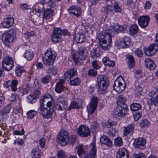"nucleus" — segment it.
Segmentation results:
<instances>
[{
    "mask_svg": "<svg viewBox=\"0 0 158 158\" xmlns=\"http://www.w3.org/2000/svg\"><path fill=\"white\" fill-rule=\"evenodd\" d=\"M126 100V98L123 95L118 96L117 100L118 106L112 112L114 118H119L124 117L128 113V108L124 103Z\"/></svg>",
    "mask_w": 158,
    "mask_h": 158,
    "instance_id": "nucleus-1",
    "label": "nucleus"
},
{
    "mask_svg": "<svg viewBox=\"0 0 158 158\" xmlns=\"http://www.w3.org/2000/svg\"><path fill=\"white\" fill-rule=\"evenodd\" d=\"M112 32H106L103 34H99L98 40L99 41V46L104 50H106L111 47L112 43L111 36Z\"/></svg>",
    "mask_w": 158,
    "mask_h": 158,
    "instance_id": "nucleus-2",
    "label": "nucleus"
},
{
    "mask_svg": "<svg viewBox=\"0 0 158 158\" xmlns=\"http://www.w3.org/2000/svg\"><path fill=\"white\" fill-rule=\"evenodd\" d=\"M97 81L98 85V90L100 94H104L109 85L108 79L104 75H99L97 77Z\"/></svg>",
    "mask_w": 158,
    "mask_h": 158,
    "instance_id": "nucleus-3",
    "label": "nucleus"
},
{
    "mask_svg": "<svg viewBox=\"0 0 158 158\" xmlns=\"http://www.w3.org/2000/svg\"><path fill=\"white\" fill-rule=\"evenodd\" d=\"M69 35L67 30H63L60 28L54 27L51 34V40L54 43H57L60 40L62 35Z\"/></svg>",
    "mask_w": 158,
    "mask_h": 158,
    "instance_id": "nucleus-4",
    "label": "nucleus"
},
{
    "mask_svg": "<svg viewBox=\"0 0 158 158\" xmlns=\"http://www.w3.org/2000/svg\"><path fill=\"white\" fill-rule=\"evenodd\" d=\"M56 142L61 145L64 146L69 142V136L65 131L61 130L57 135Z\"/></svg>",
    "mask_w": 158,
    "mask_h": 158,
    "instance_id": "nucleus-5",
    "label": "nucleus"
},
{
    "mask_svg": "<svg viewBox=\"0 0 158 158\" xmlns=\"http://www.w3.org/2000/svg\"><path fill=\"white\" fill-rule=\"evenodd\" d=\"M126 86V85L123 78L121 77H119L114 81L113 88L116 92L120 93L125 89Z\"/></svg>",
    "mask_w": 158,
    "mask_h": 158,
    "instance_id": "nucleus-6",
    "label": "nucleus"
},
{
    "mask_svg": "<svg viewBox=\"0 0 158 158\" xmlns=\"http://www.w3.org/2000/svg\"><path fill=\"white\" fill-rule=\"evenodd\" d=\"M15 36L10 32L6 31L2 35V40L4 45L8 47L11 43L13 42Z\"/></svg>",
    "mask_w": 158,
    "mask_h": 158,
    "instance_id": "nucleus-7",
    "label": "nucleus"
},
{
    "mask_svg": "<svg viewBox=\"0 0 158 158\" xmlns=\"http://www.w3.org/2000/svg\"><path fill=\"white\" fill-rule=\"evenodd\" d=\"M13 64L14 61L12 58L6 57L2 61V66L4 70L9 71L13 67Z\"/></svg>",
    "mask_w": 158,
    "mask_h": 158,
    "instance_id": "nucleus-8",
    "label": "nucleus"
},
{
    "mask_svg": "<svg viewBox=\"0 0 158 158\" xmlns=\"http://www.w3.org/2000/svg\"><path fill=\"white\" fill-rule=\"evenodd\" d=\"M77 131L78 135L82 137H86L90 135L91 133L89 129L85 125L79 127Z\"/></svg>",
    "mask_w": 158,
    "mask_h": 158,
    "instance_id": "nucleus-9",
    "label": "nucleus"
},
{
    "mask_svg": "<svg viewBox=\"0 0 158 158\" xmlns=\"http://www.w3.org/2000/svg\"><path fill=\"white\" fill-rule=\"evenodd\" d=\"M146 140L142 138L135 139L133 143V146L135 148L143 149L145 148Z\"/></svg>",
    "mask_w": 158,
    "mask_h": 158,
    "instance_id": "nucleus-10",
    "label": "nucleus"
},
{
    "mask_svg": "<svg viewBox=\"0 0 158 158\" xmlns=\"http://www.w3.org/2000/svg\"><path fill=\"white\" fill-rule=\"evenodd\" d=\"M77 75V69L76 68H73L65 72L64 74V77L65 80L68 81L71 80L73 76Z\"/></svg>",
    "mask_w": 158,
    "mask_h": 158,
    "instance_id": "nucleus-11",
    "label": "nucleus"
},
{
    "mask_svg": "<svg viewBox=\"0 0 158 158\" xmlns=\"http://www.w3.org/2000/svg\"><path fill=\"white\" fill-rule=\"evenodd\" d=\"M18 82L16 80H13L12 81L10 80H6L4 83V86L5 88H8L11 86L12 90L13 91H15L17 89V85Z\"/></svg>",
    "mask_w": 158,
    "mask_h": 158,
    "instance_id": "nucleus-12",
    "label": "nucleus"
},
{
    "mask_svg": "<svg viewBox=\"0 0 158 158\" xmlns=\"http://www.w3.org/2000/svg\"><path fill=\"white\" fill-rule=\"evenodd\" d=\"M97 103L98 99L97 98L93 97L90 104L89 108L88 110V112L89 115H92L94 113L97 107Z\"/></svg>",
    "mask_w": 158,
    "mask_h": 158,
    "instance_id": "nucleus-13",
    "label": "nucleus"
},
{
    "mask_svg": "<svg viewBox=\"0 0 158 158\" xmlns=\"http://www.w3.org/2000/svg\"><path fill=\"white\" fill-rule=\"evenodd\" d=\"M56 108L58 110H61L67 108V103L62 97H60L57 100Z\"/></svg>",
    "mask_w": 158,
    "mask_h": 158,
    "instance_id": "nucleus-14",
    "label": "nucleus"
},
{
    "mask_svg": "<svg viewBox=\"0 0 158 158\" xmlns=\"http://www.w3.org/2000/svg\"><path fill=\"white\" fill-rule=\"evenodd\" d=\"M150 20L149 17L147 15L140 16L138 19V22L139 25L142 28L146 27L149 23Z\"/></svg>",
    "mask_w": 158,
    "mask_h": 158,
    "instance_id": "nucleus-15",
    "label": "nucleus"
},
{
    "mask_svg": "<svg viewBox=\"0 0 158 158\" xmlns=\"http://www.w3.org/2000/svg\"><path fill=\"white\" fill-rule=\"evenodd\" d=\"M79 57L81 60L85 59L88 56V51L86 47H81L77 51Z\"/></svg>",
    "mask_w": 158,
    "mask_h": 158,
    "instance_id": "nucleus-16",
    "label": "nucleus"
},
{
    "mask_svg": "<svg viewBox=\"0 0 158 158\" xmlns=\"http://www.w3.org/2000/svg\"><path fill=\"white\" fill-rule=\"evenodd\" d=\"M40 111L44 118H50L53 114V110L51 108H41Z\"/></svg>",
    "mask_w": 158,
    "mask_h": 158,
    "instance_id": "nucleus-17",
    "label": "nucleus"
},
{
    "mask_svg": "<svg viewBox=\"0 0 158 158\" xmlns=\"http://www.w3.org/2000/svg\"><path fill=\"white\" fill-rule=\"evenodd\" d=\"M68 10L70 13L78 17L80 16L81 13V9L77 6H73L70 7Z\"/></svg>",
    "mask_w": 158,
    "mask_h": 158,
    "instance_id": "nucleus-18",
    "label": "nucleus"
},
{
    "mask_svg": "<svg viewBox=\"0 0 158 158\" xmlns=\"http://www.w3.org/2000/svg\"><path fill=\"white\" fill-rule=\"evenodd\" d=\"M117 158H128L127 150L125 148H119L117 152Z\"/></svg>",
    "mask_w": 158,
    "mask_h": 158,
    "instance_id": "nucleus-19",
    "label": "nucleus"
},
{
    "mask_svg": "<svg viewBox=\"0 0 158 158\" xmlns=\"http://www.w3.org/2000/svg\"><path fill=\"white\" fill-rule=\"evenodd\" d=\"M54 14V11L51 8H48L44 10L43 14L44 18L47 20L51 21Z\"/></svg>",
    "mask_w": 158,
    "mask_h": 158,
    "instance_id": "nucleus-20",
    "label": "nucleus"
},
{
    "mask_svg": "<svg viewBox=\"0 0 158 158\" xmlns=\"http://www.w3.org/2000/svg\"><path fill=\"white\" fill-rule=\"evenodd\" d=\"M151 96V101L155 105H157L158 104V88L156 91H152L149 93Z\"/></svg>",
    "mask_w": 158,
    "mask_h": 158,
    "instance_id": "nucleus-21",
    "label": "nucleus"
},
{
    "mask_svg": "<svg viewBox=\"0 0 158 158\" xmlns=\"http://www.w3.org/2000/svg\"><path fill=\"white\" fill-rule=\"evenodd\" d=\"M14 22V18L12 17H10L4 19L2 24L4 28H9L13 24Z\"/></svg>",
    "mask_w": 158,
    "mask_h": 158,
    "instance_id": "nucleus-22",
    "label": "nucleus"
},
{
    "mask_svg": "<svg viewBox=\"0 0 158 158\" xmlns=\"http://www.w3.org/2000/svg\"><path fill=\"white\" fill-rule=\"evenodd\" d=\"M64 83V79H60L57 81L55 87V90L57 93H60L63 91L64 87L63 84Z\"/></svg>",
    "mask_w": 158,
    "mask_h": 158,
    "instance_id": "nucleus-23",
    "label": "nucleus"
},
{
    "mask_svg": "<svg viewBox=\"0 0 158 158\" xmlns=\"http://www.w3.org/2000/svg\"><path fill=\"white\" fill-rule=\"evenodd\" d=\"M100 141L101 143L105 145L107 147H111L112 146V141L108 137L105 135H102L101 137Z\"/></svg>",
    "mask_w": 158,
    "mask_h": 158,
    "instance_id": "nucleus-24",
    "label": "nucleus"
},
{
    "mask_svg": "<svg viewBox=\"0 0 158 158\" xmlns=\"http://www.w3.org/2000/svg\"><path fill=\"white\" fill-rule=\"evenodd\" d=\"M156 44H154L149 45L146 50H144L145 54L148 56H152L154 55L156 52V50L154 48Z\"/></svg>",
    "mask_w": 158,
    "mask_h": 158,
    "instance_id": "nucleus-25",
    "label": "nucleus"
},
{
    "mask_svg": "<svg viewBox=\"0 0 158 158\" xmlns=\"http://www.w3.org/2000/svg\"><path fill=\"white\" fill-rule=\"evenodd\" d=\"M56 56L55 52L52 51L51 48H49L44 53L42 57L50 58L53 56V59H55Z\"/></svg>",
    "mask_w": 158,
    "mask_h": 158,
    "instance_id": "nucleus-26",
    "label": "nucleus"
},
{
    "mask_svg": "<svg viewBox=\"0 0 158 158\" xmlns=\"http://www.w3.org/2000/svg\"><path fill=\"white\" fill-rule=\"evenodd\" d=\"M77 153L79 157L82 158L89 154H87L83 148L82 145H79L77 147Z\"/></svg>",
    "mask_w": 158,
    "mask_h": 158,
    "instance_id": "nucleus-27",
    "label": "nucleus"
},
{
    "mask_svg": "<svg viewBox=\"0 0 158 158\" xmlns=\"http://www.w3.org/2000/svg\"><path fill=\"white\" fill-rule=\"evenodd\" d=\"M126 58L127 60L128 67L130 69H133L135 66V63L134 57L130 55H126Z\"/></svg>",
    "mask_w": 158,
    "mask_h": 158,
    "instance_id": "nucleus-28",
    "label": "nucleus"
},
{
    "mask_svg": "<svg viewBox=\"0 0 158 158\" xmlns=\"http://www.w3.org/2000/svg\"><path fill=\"white\" fill-rule=\"evenodd\" d=\"M131 40L130 37L125 36L123 38V40L120 42V44L122 48H126L130 44Z\"/></svg>",
    "mask_w": 158,
    "mask_h": 158,
    "instance_id": "nucleus-29",
    "label": "nucleus"
},
{
    "mask_svg": "<svg viewBox=\"0 0 158 158\" xmlns=\"http://www.w3.org/2000/svg\"><path fill=\"white\" fill-rule=\"evenodd\" d=\"M145 65L150 70H153L155 67V65L154 61L148 58L145 59Z\"/></svg>",
    "mask_w": 158,
    "mask_h": 158,
    "instance_id": "nucleus-30",
    "label": "nucleus"
},
{
    "mask_svg": "<svg viewBox=\"0 0 158 158\" xmlns=\"http://www.w3.org/2000/svg\"><path fill=\"white\" fill-rule=\"evenodd\" d=\"M74 39L77 43H81L85 40V35L83 34H76L74 37Z\"/></svg>",
    "mask_w": 158,
    "mask_h": 158,
    "instance_id": "nucleus-31",
    "label": "nucleus"
},
{
    "mask_svg": "<svg viewBox=\"0 0 158 158\" xmlns=\"http://www.w3.org/2000/svg\"><path fill=\"white\" fill-rule=\"evenodd\" d=\"M102 62L105 65L110 67H113L115 65V62L114 61L111 60L109 57L106 56L103 58Z\"/></svg>",
    "mask_w": 158,
    "mask_h": 158,
    "instance_id": "nucleus-32",
    "label": "nucleus"
},
{
    "mask_svg": "<svg viewBox=\"0 0 158 158\" xmlns=\"http://www.w3.org/2000/svg\"><path fill=\"white\" fill-rule=\"evenodd\" d=\"M135 125L131 123L127 127L124 128V135L126 136L129 133L133 132L134 127Z\"/></svg>",
    "mask_w": 158,
    "mask_h": 158,
    "instance_id": "nucleus-33",
    "label": "nucleus"
},
{
    "mask_svg": "<svg viewBox=\"0 0 158 158\" xmlns=\"http://www.w3.org/2000/svg\"><path fill=\"white\" fill-rule=\"evenodd\" d=\"M41 151L38 148H35L33 149L31 152L32 158H40L41 156Z\"/></svg>",
    "mask_w": 158,
    "mask_h": 158,
    "instance_id": "nucleus-34",
    "label": "nucleus"
},
{
    "mask_svg": "<svg viewBox=\"0 0 158 158\" xmlns=\"http://www.w3.org/2000/svg\"><path fill=\"white\" fill-rule=\"evenodd\" d=\"M55 59H53V57L50 58L42 57L44 64L47 66L52 65L53 64Z\"/></svg>",
    "mask_w": 158,
    "mask_h": 158,
    "instance_id": "nucleus-35",
    "label": "nucleus"
},
{
    "mask_svg": "<svg viewBox=\"0 0 158 158\" xmlns=\"http://www.w3.org/2000/svg\"><path fill=\"white\" fill-rule=\"evenodd\" d=\"M91 57L94 58L99 57L100 55V52L99 48H94L91 52Z\"/></svg>",
    "mask_w": 158,
    "mask_h": 158,
    "instance_id": "nucleus-36",
    "label": "nucleus"
},
{
    "mask_svg": "<svg viewBox=\"0 0 158 158\" xmlns=\"http://www.w3.org/2000/svg\"><path fill=\"white\" fill-rule=\"evenodd\" d=\"M23 56L27 60H31L33 58L34 54L33 52L27 50L24 52Z\"/></svg>",
    "mask_w": 158,
    "mask_h": 158,
    "instance_id": "nucleus-37",
    "label": "nucleus"
},
{
    "mask_svg": "<svg viewBox=\"0 0 158 158\" xmlns=\"http://www.w3.org/2000/svg\"><path fill=\"white\" fill-rule=\"evenodd\" d=\"M130 108L132 111H137L141 109V106L139 103H134L130 105Z\"/></svg>",
    "mask_w": 158,
    "mask_h": 158,
    "instance_id": "nucleus-38",
    "label": "nucleus"
},
{
    "mask_svg": "<svg viewBox=\"0 0 158 158\" xmlns=\"http://www.w3.org/2000/svg\"><path fill=\"white\" fill-rule=\"evenodd\" d=\"M113 7L109 5L106 7H103L101 9L102 12H105L107 14H111L113 12Z\"/></svg>",
    "mask_w": 158,
    "mask_h": 158,
    "instance_id": "nucleus-39",
    "label": "nucleus"
},
{
    "mask_svg": "<svg viewBox=\"0 0 158 158\" xmlns=\"http://www.w3.org/2000/svg\"><path fill=\"white\" fill-rule=\"evenodd\" d=\"M11 105L9 104L4 107L2 109V111L0 110V114L4 116L5 114L9 113L11 109Z\"/></svg>",
    "mask_w": 158,
    "mask_h": 158,
    "instance_id": "nucleus-40",
    "label": "nucleus"
},
{
    "mask_svg": "<svg viewBox=\"0 0 158 158\" xmlns=\"http://www.w3.org/2000/svg\"><path fill=\"white\" fill-rule=\"evenodd\" d=\"M81 106L79 103L76 101H73L71 102L70 106L68 108L69 110L72 109L78 108Z\"/></svg>",
    "mask_w": 158,
    "mask_h": 158,
    "instance_id": "nucleus-41",
    "label": "nucleus"
},
{
    "mask_svg": "<svg viewBox=\"0 0 158 158\" xmlns=\"http://www.w3.org/2000/svg\"><path fill=\"white\" fill-rule=\"evenodd\" d=\"M69 82L70 84L72 86H77L80 84L81 82L80 79L77 77L71 80Z\"/></svg>",
    "mask_w": 158,
    "mask_h": 158,
    "instance_id": "nucleus-42",
    "label": "nucleus"
},
{
    "mask_svg": "<svg viewBox=\"0 0 158 158\" xmlns=\"http://www.w3.org/2000/svg\"><path fill=\"white\" fill-rule=\"evenodd\" d=\"M27 98L28 102L31 104H33L35 103L36 102L37 99V98L33 94H31L29 95L27 97Z\"/></svg>",
    "mask_w": 158,
    "mask_h": 158,
    "instance_id": "nucleus-43",
    "label": "nucleus"
},
{
    "mask_svg": "<svg viewBox=\"0 0 158 158\" xmlns=\"http://www.w3.org/2000/svg\"><path fill=\"white\" fill-rule=\"evenodd\" d=\"M138 31V26L135 24L131 25L129 28L130 33L132 35L136 34Z\"/></svg>",
    "mask_w": 158,
    "mask_h": 158,
    "instance_id": "nucleus-44",
    "label": "nucleus"
},
{
    "mask_svg": "<svg viewBox=\"0 0 158 158\" xmlns=\"http://www.w3.org/2000/svg\"><path fill=\"white\" fill-rule=\"evenodd\" d=\"M24 72L23 68L19 66L16 67L15 69V73L17 76H20Z\"/></svg>",
    "mask_w": 158,
    "mask_h": 158,
    "instance_id": "nucleus-45",
    "label": "nucleus"
},
{
    "mask_svg": "<svg viewBox=\"0 0 158 158\" xmlns=\"http://www.w3.org/2000/svg\"><path fill=\"white\" fill-rule=\"evenodd\" d=\"M114 145L118 147H120L123 144V140L120 137H118L114 139Z\"/></svg>",
    "mask_w": 158,
    "mask_h": 158,
    "instance_id": "nucleus-46",
    "label": "nucleus"
},
{
    "mask_svg": "<svg viewBox=\"0 0 158 158\" xmlns=\"http://www.w3.org/2000/svg\"><path fill=\"white\" fill-rule=\"evenodd\" d=\"M49 97H50V98H51V95L49 94H48L47 95H44L43 96V98L40 100V106L39 107V109H40V108L41 107L44 108L43 107L44 105V102H47V99Z\"/></svg>",
    "mask_w": 158,
    "mask_h": 158,
    "instance_id": "nucleus-47",
    "label": "nucleus"
},
{
    "mask_svg": "<svg viewBox=\"0 0 158 158\" xmlns=\"http://www.w3.org/2000/svg\"><path fill=\"white\" fill-rule=\"evenodd\" d=\"M37 114V112L34 110H31L28 112L27 115L28 118L31 119L33 118Z\"/></svg>",
    "mask_w": 158,
    "mask_h": 158,
    "instance_id": "nucleus-48",
    "label": "nucleus"
},
{
    "mask_svg": "<svg viewBox=\"0 0 158 158\" xmlns=\"http://www.w3.org/2000/svg\"><path fill=\"white\" fill-rule=\"evenodd\" d=\"M51 80V77L49 75H47L42 78L41 81L44 84H46L48 83Z\"/></svg>",
    "mask_w": 158,
    "mask_h": 158,
    "instance_id": "nucleus-49",
    "label": "nucleus"
},
{
    "mask_svg": "<svg viewBox=\"0 0 158 158\" xmlns=\"http://www.w3.org/2000/svg\"><path fill=\"white\" fill-rule=\"evenodd\" d=\"M150 123L147 119H144L139 123V126L141 127H148Z\"/></svg>",
    "mask_w": 158,
    "mask_h": 158,
    "instance_id": "nucleus-50",
    "label": "nucleus"
},
{
    "mask_svg": "<svg viewBox=\"0 0 158 158\" xmlns=\"http://www.w3.org/2000/svg\"><path fill=\"white\" fill-rule=\"evenodd\" d=\"M113 8H114V10L116 12L120 13L122 11L121 8L117 2H115Z\"/></svg>",
    "mask_w": 158,
    "mask_h": 158,
    "instance_id": "nucleus-51",
    "label": "nucleus"
},
{
    "mask_svg": "<svg viewBox=\"0 0 158 158\" xmlns=\"http://www.w3.org/2000/svg\"><path fill=\"white\" fill-rule=\"evenodd\" d=\"M105 125L107 128H110L112 126L116 125V123L114 121H110L108 120L106 122Z\"/></svg>",
    "mask_w": 158,
    "mask_h": 158,
    "instance_id": "nucleus-52",
    "label": "nucleus"
},
{
    "mask_svg": "<svg viewBox=\"0 0 158 158\" xmlns=\"http://www.w3.org/2000/svg\"><path fill=\"white\" fill-rule=\"evenodd\" d=\"M58 158H67L66 155L63 150L58 152L57 153Z\"/></svg>",
    "mask_w": 158,
    "mask_h": 158,
    "instance_id": "nucleus-53",
    "label": "nucleus"
},
{
    "mask_svg": "<svg viewBox=\"0 0 158 158\" xmlns=\"http://www.w3.org/2000/svg\"><path fill=\"white\" fill-rule=\"evenodd\" d=\"M46 139L44 138H42L39 140V144L41 148H44L45 147Z\"/></svg>",
    "mask_w": 158,
    "mask_h": 158,
    "instance_id": "nucleus-54",
    "label": "nucleus"
},
{
    "mask_svg": "<svg viewBox=\"0 0 158 158\" xmlns=\"http://www.w3.org/2000/svg\"><path fill=\"white\" fill-rule=\"evenodd\" d=\"M135 55L139 57L142 56L143 54L142 51L139 48H137L134 52Z\"/></svg>",
    "mask_w": 158,
    "mask_h": 158,
    "instance_id": "nucleus-55",
    "label": "nucleus"
},
{
    "mask_svg": "<svg viewBox=\"0 0 158 158\" xmlns=\"http://www.w3.org/2000/svg\"><path fill=\"white\" fill-rule=\"evenodd\" d=\"M73 59L76 64L79 62L80 60H81L79 57V55H77L76 54H74L73 55Z\"/></svg>",
    "mask_w": 158,
    "mask_h": 158,
    "instance_id": "nucleus-56",
    "label": "nucleus"
},
{
    "mask_svg": "<svg viewBox=\"0 0 158 158\" xmlns=\"http://www.w3.org/2000/svg\"><path fill=\"white\" fill-rule=\"evenodd\" d=\"M47 4L49 7L52 8L55 7L56 6V3L52 0H49L47 2Z\"/></svg>",
    "mask_w": 158,
    "mask_h": 158,
    "instance_id": "nucleus-57",
    "label": "nucleus"
},
{
    "mask_svg": "<svg viewBox=\"0 0 158 158\" xmlns=\"http://www.w3.org/2000/svg\"><path fill=\"white\" fill-rule=\"evenodd\" d=\"M88 75L89 76H96L97 75V71L94 69H90L88 72Z\"/></svg>",
    "mask_w": 158,
    "mask_h": 158,
    "instance_id": "nucleus-58",
    "label": "nucleus"
},
{
    "mask_svg": "<svg viewBox=\"0 0 158 158\" xmlns=\"http://www.w3.org/2000/svg\"><path fill=\"white\" fill-rule=\"evenodd\" d=\"M116 25V23L115 24H113L112 25L110 24V25H108L107 26V30L109 31L110 30H113L111 33L112 32V34L113 33H114V31H115V25Z\"/></svg>",
    "mask_w": 158,
    "mask_h": 158,
    "instance_id": "nucleus-59",
    "label": "nucleus"
},
{
    "mask_svg": "<svg viewBox=\"0 0 158 158\" xmlns=\"http://www.w3.org/2000/svg\"><path fill=\"white\" fill-rule=\"evenodd\" d=\"M92 64L94 68L96 69H99L100 67L97 60H94L92 62Z\"/></svg>",
    "mask_w": 158,
    "mask_h": 158,
    "instance_id": "nucleus-60",
    "label": "nucleus"
},
{
    "mask_svg": "<svg viewBox=\"0 0 158 158\" xmlns=\"http://www.w3.org/2000/svg\"><path fill=\"white\" fill-rule=\"evenodd\" d=\"M34 34V32L32 31L30 32H26L24 33V37L26 38H29L31 36H32Z\"/></svg>",
    "mask_w": 158,
    "mask_h": 158,
    "instance_id": "nucleus-61",
    "label": "nucleus"
},
{
    "mask_svg": "<svg viewBox=\"0 0 158 158\" xmlns=\"http://www.w3.org/2000/svg\"><path fill=\"white\" fill-rule=\"evenodd\" d=\"M115 26V31L118 32L119 31H121L124 30V28L122 27L119 26L117 23H116V25Z\"/></svg>",
    "mask_w": 158,
    "mask_h": 158,
    "instance_id": "nucleus-62",
    "label": "nucleus"
},
{
    "mask_svg": "<svg viewBox=\"0 0 158 158\" xmlns=\"http://www.w3.org/2000/svg\"><path fill=\"white\" fill-rule=\"evenodd\" d=\"M134 156L135 158H145V155L143 153L135 154Z\"/></svg>",
    "mask_w": 158,
    "mask_h": 158,
    "instance_id": "nucleus-63",
    "label": "nucleus"
},
{
    "mask_svg": "<svg viewBox=\"0 0 158 158\" xmlns=\"http://www.w3.org/2000/svg\"><path fill=\"white\" fill-rule=\"evenodd\" d=\"M57 71V68L55 67H53L50 70V72L52 75H55L56 74Z\"/></svg>",
    "mask_w": 158,
    "mask_h": 158,
    "instance_id": "nucleus-64",
    "label": "nucleus"
}]
</instances>
